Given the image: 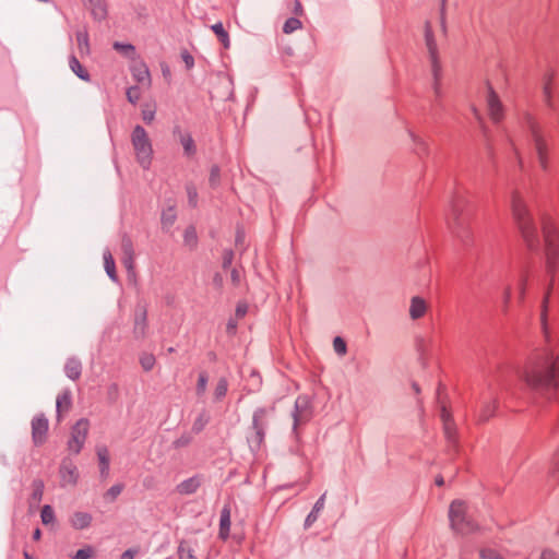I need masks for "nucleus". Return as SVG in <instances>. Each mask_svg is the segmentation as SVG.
Instances as JSON below:
<instances>
[{
    "label": "nucleus",
    "mask_w": 559,
    "mask_h": 559,
    "mask_svg": "<svg viewBox=\"0 0 559 559\" xmlns=\"http://www.w3.org/2000/svg\"><path fill=\"white\" fill-rule=\"evenodd\" d=\"M269 409L259 407L253 412L252 425L247 433V442L252 453H257L263 444L266 428L269 426L267 414Z\"/></svg>",
    "instance_id": "obj_6"
},
{
    "label": "nucleus",
    "mask_w": 559,
    "mask_h": 559,
    "mask_svg": "<svg viewBox=\"0 0 559 559\" xmlns=\"http://www.w3.org/2000/svg\"><path fill=\"white\" fill-rule=\"evenodd\" d=\"M227 391H228V381L226 378H221L217 381V384L214 390V400L215 401L223 400L226 396Z\"/></svg>",
    "instance_id": "obj_36"
},
{
    "label": "nucleus",
    "mask_w": 559,
    "mask_h": 559,
    "mask_svg": "<svg viewBox=\"0 0 559 559\" xmlns=\"http://www.w3.org/2000/svg\"><path fill=\"white\" fill-rule=\"evenodd\" d=\"M230 509L228 506H225L221 511L219 518V532L218 536L223 540H226L229 536L230 532Z\"/></svg>",
    "instance_id": "obj_19"
},
{
    "label": "nucleus",
    "mask_w": 559,
    "mask_h": 559,
    "mask_svg": "<svg viewBox=\"0 0 559 559\" xmlns=\"http://www.w3.org/2000/svg\"><path fill=\"white\" fill-rule=\"evenodd\" d=\"M202 484V478L199 475H194L188 479L182 480L176 487V490L180 495H192L197 492Z\"/></svg>",
    "instance_id": "obj_18"
},
{
    "label": "nucleus",
    "mask_w": 559,
    "mask_h": 559,
    "mask_svg": "<svg viewBox=\"0 0 559 559\" xmlns=\"http://www.w3.org/2000/svg\"><path fill=\"white\" fill-rule=\"evenodd\" d=\"M191 441H192L191 436L182 435L173 442V447L175 449H180V448H183V447H187L188 444H190Z\"/></svg>",
    "instance_id": "obj_52"
},
{
    "label": "nucleus",
    "mask_w": 559,
    "mask_h": 559,
    "mask_svg": "<svg viewBox=\"0 0 559 559\" xmlns=\"http://www.w3.org/2000/svg\"><path fill=\"white\" fill-rule=\"evenodd\" d=\"M467 201L462 192H455L451 198V214L448 225L457 242L467 249L474 243L469 228V213L466 211Z\"/></svg>",
    "instance_id": "obj_4"
},
{
    "label": "nucleus",
    "mask_w": 559,
    "mask_h": 559,
    "mask_svg": "<svg viewBox=\"0 0 559 559\" xmlns=\"http://www.w3.org/2000/svg\"><path fill=\"white\" fill-rule=\"evenodd\" d=\"M93 555V548L87 546L79 549L74 555L73 559H90Z\"/></svg>",
    "instance_id": "obj_51"
},
{
    "label": "nucleus",
    "mask_w": 559,
    "mask_h": 559,
    "mask_svg": "<svg viewBox=\"0 0 559 559\" xmlns=\"http://www.w3.org/2000/svg\"><path fill=\"white\" fill-rule=\"evenodd\" d=\"M209 183L211 188L216 189L221 183V168L218 165H213L210 170Z\"/></svg>",
    "instance_id": "obj_42"
},
{
    "label": "nucleus",
    "mask_w": 559,
    "mask_h": 559,
    "mask_svg": "<svg viewBox=\"0 0 559 559\" xmlns=\"http://www.w3.org/2000/svg\"><path fill=\"white\" fill-rule=\"evenodd\" d=\"M70 406H71V395L69 392H64L57 396L56 408H57L58 414L61 412V409L63 407L66 409H68V408H70Z\"/></svg>",
    "instance_id": "obj_40"
},
{
    "label": "nucleus",
    "mask_w": 559,
    "mask_h": 559,
    "mask_svg": "<svg viewBox=\"0 0 559 559\" xmlns=\"http://www.w3.org/2000/svg\"><path fill=\"white\" fill-rule=\"evenodd\" d=\"M230 277H231V282H233L235 285L239 284V282H240V275H239V272H238L236 269H234V270L231 271V273H230Z\"/></svg>",
    "instance_id": "obj_62"
},
{
    "label": "nucleus",
    "mask_w": 559,
    "mask_h": 559,
    "mask_svg": "<svg viewBox=\"0 0 559 559\" xmlns=\"http://www.w3.org/2000/svg\"><path fill=\"white\" fill-rule=\"evenodd\" d=\"M233 259H234V252L231 250H224L223 263H222L223 269H228L233 263Z\"/></svg>",
    "instance_id": "obj_56"
},
{
    "label": "nucleus",
    "mask_w": 559,
    "mask_h": 559,
    "mask_svg": "<svg viewBox=\"0 0 559 559\" xmlns=\"http://www.w3.org/2000/svg\"><path fill=\"white\" fill-rule=\"evenodd\" d=\"M313 415V407L310 396L301 394L297 396L292 412L293 430L292 433L298 439V428L306 425Z\"/></svg>",
    "instance_id": "obj_10"
},
{
    "label": "nucleus",
    "mask_w": 559,
    "mask_h": 559,
    "mask_svg": "<svg viewBox=\"0 0 559 559\" xmlns=\"http://www.w3.org/2000/svg\"><path fill=\"white\" fill-rule=\"evenodd\" d=\"M487 106L491 119L499 122L502 118L503 108L497 93L491 87L488 88Z\"/></svg>",
    "instance_id": "obj_16"
},
{
    "label": "nucleus",
    "mask_w": 559,
    "mask_h": 559,
    "mask_svg": "<svg viewBox=\"0 0 559 559\" xmlns=\"http://www.w3.org/2000/svg\"><path fill=\"white\" fill-rule=\"evenodd\" d=\"M411 136H412V140L415 145L416 154L419 157H423L424 155H428L429 151H428V145H427L426 141L412 132H411Z\"/></svg>",
    "instance_id": "obj_35"
},
{
    "label": "nucleus",
    "mask_w": 559,
    "mask_h": 559,
    "mask_svg": "<svg viewBox=\"0 0 559 559\" xmlns=\"http://www.w3.org/2000/svg\"><path fill=\"white\" fill-rule=\"evenodd\" d=\"M451 528L459 534H469L478 526L467 514L466 504L462 500H454L449 509Z\"/></svg>",
    "instance_id": "obj_8"
},
{
    "label": "nucleus",
    "mask_w": 559,
    "mask_h": 559,
    "mask_svg": "<svg viewBox=\"0 0 559 559\" xmlns=\"http://www.w3.org/2000/svg\"><path fill=\"white\" fill-rule=\"evenodd\" d=\"M209 377L205 371L200 372L197 383V394L202 395L204 394L207 385Z\"/></svg>",
    "instance_id": "obj_48"
},
{
    "label": "nucleus",
    "mask_w": 559,
    "mask_h": 559,
    "mask_svg": "<svg viewBox=\"0 0 559 559\" xmlns=\"http://www.w3.org/2000/svg\"><path fill=\"white\" fill-rule=\"evenodd\" d=\"M333 348L335 353L340 356H343L347 353V345L343 337L335 336L333 340Z\"/></svg>",
    "instance_id": "obj_46"
},
{
    "label": "nucleus",
    "mask_w": 559,
    "mask_h": 559,
    "mask_svg": "<svg viewBox=\"0 0 559 559\" xmlns=\"http://www.w3.org/2000/svg\"><path fill=\"white\" fill-rule=\"evenodd\" d=\"M181 59L185 62L186 68L188 70H190V69H192L194 67V59H193L192 55H190V52L188 50H182L181 51Z\"/></svg>",
    "instance_id": "obj_55"
},
{
    "label": "nucleus",
    "mask_w": 559,
    "mask_h": 559,
    "mask_svg": "<svg viewBox=\"0 0 559 559\" xmlns=\"http://www.w3.org/2000/svg\"><path fill=\"white\" fill-rule=\"evenodd\" d=\"M138 82L142 83L145 79L150 78V73L147 69H144L143 71H140L139 73L134 74Z\"/></svg>",
    "instance_id": "obj_59"
},
{
    "label": "nucleus",
    "mask_w": 559,
    "mask_h": 559,
    "mask_svg": "<svg viewBox=\"0 0 559 559\" xmlns=\"http://www.w3.org/2000/svg\"><path fill=\"white\" fill-rule=\"evenodd\" d=\"M301 26H302V24H301L300 20H299V19H297V17H293V16H292V17H288V19L285 21V23H284V25H283V32H284L285 34H292V33H294L295 31H297V29L301 28Z\"/></svg>",
    "instance_id": "obj_39"
},
{
    "label": "nucleus",
    "mask_w": 559,
    "mask_h": 559,
    "mask_svg": "<svg viewBox=\"0 0 559 559\" xmlns=\"http://www.w3.org/2000/svg\"><path fill=\"white\" fill-rule=\"evenodd\" d=\"M480 559H502L501 555L492 548H483L479 551Z\"/></svg>",
    "instance_id": "obj_49"
},
{
    "label": "nucleus",
    "mask_w": 559,
    "mask_h": 559,
    "mask_svg": "<svg viewBox=\"0 0 559 559\" xmlns=\"http://www.w3.org/2000/svg\"><path fill=\"white\" fill-rule=\"evenodd\" d=\"M88 426V420L86 418H81L72 427L68 447L73 453L79 454L81 452L87 437Z\"/></svg>",
    "instance_id": "obj_11"
},
{
    "label": "nucleus",
    "mask_w": 559,
    "mask_h": 559,
    "mask_svg": "<svg viewBox=\"0 0 559 559\" xmlns=\"http://www.w3.org/2000/svg\"><path fill=\"white\" fill-rule=\"evenodd\" d=\"M177 218L176 210L174 205H169L168 207L164 209L162 212V224L164 227L171 226Z\"/></svg>",
    "instance_id": "obj_33"
},
{
    "label": "nucleus",
    "mask_w": 559,
    "mask_h": 559,
    "mask_svg": "<svg viewBox=\"0 0 559 559\" xmlns=\"http://www.w3.org/2000/svg\"><path fill=\"white\" fill-rule=\"evenodd\" d=\"M496 412V400L493 397L492 392L486 393L479 403V409H478V419L480 421H486L490 417L493 416Z\"/></svg>",
    "instance_id": "obj_15"
},
{
    "label": "nucleus",
    "mask_w": 559,
    "mask_h": 559,
    "mask_svg": "<svg viewBox=\"0 0 559 559\" xmlns=\"http://www.w3.org/2000/svg\"><path fill=\"white\" fill-rule=\"evenodd\" d=\"M179 142L182 145L183 154L186 156L191 157L197 153V146L190 133L187 132L186 134H180Z\"/></svg>",
    "instance_id": "obj_28"
},
{
    "label": "nucleus",
    "mask_w": 559,
    "mask_h": 559,
    "mask_svg": "<svg viewBox=\"0 0 559 559\" xmlns=\"http://www.w3.org/2000/svg\"><path fill=\"white\" fill-rule=\"evenodd\" d=\"M69 67L71 71L82 81L88 82L91 80L90 73L82 67L81 62L74 55L69 57Z\"/></svg>",
    "instance_id": "obj_24"
},
{
    "label": "nucleus",
    "mask_w": 559,
    "mask_h": 559,
    "mask_svg": "<svg viewBox=\"0 0 559 559\" xmlns=\"http://www.w3.org/2000/svg\"><path fill=\"white\" fill-rule=\"evenodd\" d=\"M209 421L210 415L205 411H202L193 421L192 431L194 433H200Z\"/></svg>",
    "instance_id": "obj_34"
},
{
    "label": "nucleus",
    "mask_w": 559,
    "mask_h": 559,
    "mask_svg": "<svg viewBox=\"0 0 559 559\" xmlns=\"http://www.w3.org/2000/svg\"><path fill=\"white\" fill-rule=\"evenodd\" d=\"M40 537H41V531H40V528L37 527L33 532V539L38 540Z\"/></svg>",
    "instance_id": "obj_64"
},
{
    "label": "nucleus",
    "mask_w": 559,
    "mask_h": 559,
    "mask_svg": "<svg viewBox=\"0 0 559 559\" xmlns=\"http://www.w3.org/2000/svg\"><path fill=\"white\" fill-rule=\"evenodd\" d=\"M186 192H187V195H188V204H189V206L197 207L198 206V198H199L197 187L193 183H191V182L187 183L186 185Z\"/></svg>",
    "instance_id": "obj_38"
},
{
    "label": "nucleus",
    "mask_w": 559,
    "mask_h": 559,
    "mask_svg": "<svg viewBox=\"0 0 559 559\" xmlns=\"http://www.w3.org/2000/svg\"><path fill=\"white\" fill-rule=\"evenodd\" d=\"M82 372V364L75 357L68 358L64 365V373L71 380H78Z\"/></svg>",
    "instance_id": "obj_21"
},
{
    "label": "nucleus",
    "mask_w": 559,
    "mask_h": 559,
    "mask_svg": "<svg viewBox=\"0 0 559 559\" xmlns=\"http://www.w3.org/2000/svg\"><path fill=\"white\" fill-rule=\"evenodd\" d=\"M155 118V110L153 109H143L142 110V119L145 123L150 124Z\"/></svg>",
    "instance_id": "obj_57"
},
{
    "label": "nucleus",
    "mask_w": 559,
    "mask_h": 559,
    "mask_svg": "<svg viewBox=\"0 0 559 559\" xmlns=\"http://www.w3.org/2000/svg\"><path fill=\"white\" fill-rule=\"evenodd\" d=\"M514 373L531 393L559 401V352L543 349Z\"/></svg>",
    "instance_id": "obj_2"
},
{
    "label": "nucleus",
    "mask_w": 559,
    "mask_h": 559,
    "mask_svg": "<svg viewBox=\"0 0 559 559\" xmlns=\"http://www.w3.org/2000/svg\"><path fill=\"white\" fill-rule=\"evenodd\" d=\"M544 96H545L547 106L552 111V114L556 115L559 119V95L558 96L552 95V93L550 91V86L548 84H546L544 86Z\"/></svg>",
    "instance_id": "obj_27"
},
{
    "label": "nucleus",
    "mask_w": 559,
    "mask_h": 559,
    "mask_svg": "<svg viewBox=\"0 0 559 559\" xmlns=\"http://www.w3.org/2000/svg\"><path fill=\"white\" fill-rule=\"evenodd\" d=\"M539 559H558V557L551 550H544Z\"/></svg>",
    "instance_id": "obj_61"
},
{
    "label": "nucleus",
    "mask_w": 559,
    "mask_h": 559,
    "mask_svg": "<svg viewBox=\"0 0 559 559\" xmlns=\"http://www.w3.org/2000/svg\"><path fill=\"white\" fill-rule=\"evenodd\" d=\"M187 132H182L180 126H175L174 127V130H173V134L175 138L178 139V141L180 140V134H186Z\"/></svg>",
    "instance_id": "obj_63"
},
{
    "label": "nucleus",
    "mask_w": 559,
    "mask_h": 559,
    "mask_svg": "<svg viewBox=\"0 0 559 559\" xmlns=\"http://www.w3.org/2000/svg\"><path fill=\"white\" fill-rule=\"evenodd\" d=\"M33 499L39 501L43 497L44 483L41 480H34Z\"/></svg>",
    "instance_id": "obj_50"
},
{
    "label": "nucleus",
    "mask_w": 559,
    "mask_h": 559,
    "mask_svg": "<svg viewBox=\"0 0 559 559\" xmlns=\"http://www.w3.org/2000/svg\"><path fill=\"white\" fill-rule=\"evenodd\" d=\"M425 40L426 46L429 52V60L431 66V74H432V90L437 100L441 97V78H442V67L438 58L437 44L435 40V36L432 29L430 27L429 22L426 23L425 27Z\"/></svg>",
    "instance_id": "obj_9"
},
{
    "label": "nucleus",
    "mask_w": 559,
    "mask_h": 559,
    "mask_svg": "<svg viewBox=\"0 0 559 559\" xmlns=\"http://www.w3.org/2000/svg\"><path fill=\"white\" fill-rule=\"evenodd\" d=\"M147 328V311L139 308L135 312L133 334L135 338H143Z\"/></svg>",
    "instance_id": "obj_17"
},
{
    "label": "nucleus",
    "mask_w": 559,
    "mask_h": 559,
    "mask_svg": "<svg viewBox=\"0 0 559 559\" xmlns=\"http://www.w3.org/2000/svg\"><path fill=\"white\" fill-rule=\"evenodd\" d=\"M528 269L527 265L518 261L511 264L508 270H506L504 274H502L503 282V296L506 302L511 298L512 293L514 292L520 301H523L526 289V281H527Z\"/></svg>",
    "instance_id": "obj_5"
},
{
    "label": "nucleus",
    "mask_w": 559,
    "mask_h": 559,
    "mask_svg": "<svg viewBox=\"0 0 559 559\" xmlns=\"http://www.w3.org/2000/svg\"><path fill=\"white\" fill-rule=\"evenodd\" d=\"M75 38L78 43V48L81 56L90 53V41H88V33L85 28L79 29L75 33Z\"/></svg>",
    "instance_id": "obj_26"
},
{
    "label": "nucleus",
    "mask_w": 559,
    "mask_h": 559,
    "mask_svg": "<svg viewBox=\"0 0 559 559\" xmlns=\"http://www.w3.org/2000/svg\"><path fill=\"white\" fill-rule=\"evenodd\" d=\"M112 48L129 59L135 58V55H136L135 47L132 44L115 41L112 44Z\"/></svg>",
    "instance_id": "obj_32"
},
{
    "label": "nucleus",
    "mask_w": 559,
    "mask_h": 559,
    "mask_svg": "<svg viewBox=\"0 0 559 559\" xmlns=\"http://www.w3.org/2000/svg\"><path fill=\"white\" fill-rule=\"evenodd\" d=\"M131 143L135 152L136 160L144 169H148L153 157L152 142L145 129L136 124L131 133Z\"/></svg>",
    "instance_id": "obj_7"
},
{
    "label": "nucleus",
    "mask_w": 559,
    "mask_h": 559,
    "mask_svg": "<svg viewBox=\"0 0 559 559\" xmlns=\"http://www.w3.org/2000/svg\"><path fill=\"white\" fill-rule=\"evenodd\" d=\"M211 29L214 32V34L217 36L219 43L223 45L225 49L229 48L230 46V39L229 35L224 28L223 24L221 22H217L211 26Z\"/></svg>",
    "instance_id": "obj_30"
},
{
    "label": "nucleus",
    "mask_w": 559,
    "mask_h": 559,
    "mask_svg": "<svg viewBox=\"0 0 559 559\" xmlns=\"http://www.w3.org/2000/svg\"><path fill=\"white\" fill-rule=\"evenodd\" d=\"M427 306L426 301L419 297L414 296L411 300V307H409V316L413 320H417L421 318L426 312Z\"/></svg>",
    "instance_id": "obj_22"
},
{
    "label": "nucleus",
    "mask_w": 559,
    "mask_h": 559,
    "mask_svg": "<svg viewBox=\"0 0 559 559\" xmlns=\"http://www.w3.org/2000/svg\"><path fill=\"white\" fill-rule=\"evenodd\" d=\"M183 240H185V243L190 247L197 246L198 236H197V230L193 226H189L186 228V230L183 233Z\"/></svg>",
    "instance_id": "obj_41"
},
{
    "label": "nucleus",
    "mask_w": 559,
    "mask_h": 559,
    "mask_svg": "<svg viewBox=\"0 0 559 559\" xmlns=\"http://www.w3.org/2000/svg\"><path fill=\"white\" fill-rule=\"evenodd\" d=\"M440 418L443 424V431L445 439L449 443V445L456 451L457 448V439H456V430L455 426L452 419V416L450 412L445 408V406H442L440 409Z\"/></svg>",
    "instance_id": "obj_13"
},
{
    "label": "nucleus",
    "mask_w": 559,
    "mask_h": 559,
    "mask_svg": "<svg viewBox=\"0 0 559 559\" xmlns=\"http://www.w3.org/2000/svg\"><path fill=\"white\" fill-rule=\"evenodd\" d=\"M511 209L527 248L546 261L547 277L542 282L544 296L540 306V322L546 332L548 302L552 290L554 275L559 267V223L549 216L543 215L540 217L542 230L539 233L525 202L519 193L512 194Z\"/></svg>",
    "instance_id": "obj_1"
},
{
    "label": "nucleus",
    "mask_w": 559,
    "mask_h": 559,
    "mask_svg": "<svg viewBox=\"0 0 559 559\" xmlns=\"http://www.w3.org/2000/svg\"><path fill=\"white\" fill-rule=\"evenodd\" d=\"M48 419L44 414L35 416L32 420V439L36 447L41 445L46 441L48 432Z\"/></svg>",
    "instance_id": "obj_12"
},
{
    "label": "nucleus",
    "mask_w": 559,
    "mask_h": 559,
    "mask_svg": "<svg viewBox=\"0 0 559 559\" xmlns=\"http://www.w3.org/2000/svg\"><path fill=\"white\" fill-rule=\"evenodd\" d=\"M104 267L109 278L117 282L118 276L116 273L115 260L109 251L104 252Z\"/></svg>",
    "instance_id": "obj_31"
},
{
    "label": "nucleus",
    "mask_w": 559,
    "mask_h": 559,
    "mask_svg": "<svg viewBox=\"0 0 559 559\" xmlns=\"http://www.w3.org/2000/svg\"><path fill=\"white\" fill-rule=\"evenodd\" d=\"M559 474V450L556 452L549 469V477L555 478Z\"/></svg>",
    "instance_id": "obj_53"
},
{
    "label": "nucleus",
    "mask_w": 559,
    "mask_h": 559,
    "mask_svg": "<svg viewBox=\"0 0 559 559\" xmlns=\"http://www.w3.org/2000/svg\"><path fill=\"white\" fill-rule=\"evenodd\" d=\"M139 88L136 86L127 90V98L131 104H135L139 100Z\"/></svg>",
    "instance_id": "obj_54"
},
{
    "label": "nucleus",
    "mask_w": 559,
    "mask_h": 559,
    "mask_svg": "<svg viewBox=\"0 0 559 559\" xmlns=\"http://www.w3.org/2000/svg\"><path fill=\"white\" fill-rule=\"evenodd\" d=\"M61 478V486L76 485L79 479V471L75 464L70 459H63L59 467Z\"/></svg>",
    "instance_id": "obj_14"
},
{
    "label": "nucleus",
    "mask_w": 559,
    "mask_h": 559,
    "mask_svg": "<svg viewBox=\"0 0 559 559\" xmlns=\"http://www.w3.org/2000/svg\"><path fill=\"white\" fill-rule=\"evenodd\" d=\"M121 249L123 252V257H128L130 260V263L133 261L134 251H133V245L129 237L124 236L121 241Z\"/></svg>",
    "instance_id": "obj_44"
},
{
    "label": "nucleus",
    "mask_w": 559,
    "mask_h": 559,
    "mask_svg": "<svg viewBox=\"0 0 559 559\" xmlns=\"http://www.w3.org/2000/svg\"><path fill=\"white\" fill-rule=\"evenodd\" d=\"M178 556L180 559H197L194 550L189 546L188 542L181 540L178 546Z\"/></svg>",
    "instance_id": "obj_37"
},
{
    "label": "nucleus",
    "mask_w": 559,
    "mask_h": 559,
    "mask_svg": "<svg viewBox=\"0 0 559 559\" xmlns=\"http://www.w3.org/2000/svg\"><path fill=\"white\" fill-rule=\"evenodd\" d=\"M325 503V493H323L312 507V510L305 520V527H310L318 519L319 513L323 510Z\"/></svg>",
    "instance_id": "obj_25"
},
{
    "label": "nucleus",
    "mask_w": 559,
    "mask_h": 559,
    "mask_svg": "<svg viewBox=\"0 0 559 559\" xmlns=\"http://www.w3.org/2000/svg\"><path fill=\"white\" fill-rule=\"evenodd\" d=\"M520 123L533 169L548 174L551 169V134L530 112L523 114Z\"/></svg>",
    "instance_id": "obj_3"
},
{
    "label": "nucleus",
    "mask_w": 559,
    "mask_h": 559,
    "mask_svg": "<svg viewBox=\"0 0 559 559\" xmlns=\"http://www.w3.org/2000/svg\"><path fill=\"white\" fill-rule=\"evenodd\" d=\"M246 313H247V306L242 305V304L237 305L236 316L241 318V317L246 316Z\"/></svg>",
    "instance_id": "obj_60"
},
{
    "label": "nucleus",
    "mask_w": 559,
    "mask_h": 559,
    "mask_svg": "<svg viewBox=\"0 0 559 559\" xmlns=\"http://www.w3.org/2000/svg\"><path fill=\"white\" fill-rule=\"evenodd\" d=\"M123 484H115L104 495V498L110 502L115 501L117 497L122 492Z\"/></svg>",
    "instance_id": "obj_43"
},
{
    "label": "nucleus",
    "mask_w": 559,
    "mask_h": 559,
    "mask_svg": "<svg viewBox=\"0 0 559 559\" xmlns=\"http://www.w3.org/2000/svg\"><path fill=\"white\" fill-rule=\"evenodd\" d=\"M92 515L87 512L78 511L71 516V525L75 530L87 528L92 523Z\"/></svg>",
    "instance_id": "obj_23"
},
{
    "label": "nucleus",
    "mask_w": 559,
    "mask_h": 559,
    "mask_svg": "<svg viewBox=\"0 0 559 559\" xmlns=\"http://www.w3.org/2000/svg\"><path fill=\"white\" fill-rule=\"evenodd\" d=\"M92 10V14L95 19H105L107 14L106 4L104 0H84Z\"/></svg>",
    "instance_id": "obj_29"
},
{
    "label": "nucleus",
    "mask_w": 559,
    "mask_h": 559,
    "mask_svg": "<svg viewBox=\"0 0 559 559\" xmlns=\"http://www.w3.org/2000/svg\"><path fill=\"white\" fill-rule=\"evenodd\" d=\"M136 552H138L136 549L129 548L121 554L120 559H134Z\"/></svg>",
    "instance_id": "obj_58"
},
{
    "label": "nucleus",
    "mask_w": 559,
    "mask_h": 559,
    "mask_svg": "<svg viewBox=\"0 0 559 559\" xmlns=\"http://www.w3.org/2000/svg\"><path fill=\"white\" fill-rule=\"evenodd\" d=\"M140 364L145 371L153 369L155 365V357L152 354H143L140 358Z\"/></svg>",
    "instance_id": "obj_47"
},
{
    "label": "nucleus",
    "mask_w": 559,
    "mask_h": 559,
    "mask_svg": "<svg viewBox=\"0 0 559 559\" xmlns=\"http://www.w3.org/2000/svg\"><path fill=\"white\" fill-rule=\"evenodd\" d=\"M40 519L44 524H49L55 520L53 509L49 504H45L40 511Z\"/></svg>",
    "instance_id": "obj_45"
},
{
    "label": "nucleus",
    "mask_w": 559,
    "mask_h": 559,
    "mask_svg": "<svg viewBox=\"0 0 559 559\" xmlns=\"http://www.w3.org/2000/svg\"><path fill=\"white\" fill-rule=\"evenodd\" d=\"M97 457L99 463V475L100 478L106 479L109 476V453L106 447L97 448Z\"/></svg>",
    "instance_id": "obj_20"
}]
</instances>
